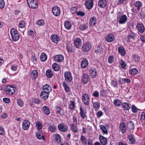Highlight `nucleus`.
I'll return each mask as SVG.
<instances>
[{
	"label": "nucleus",
	"mask_w": 145,
	"mask_h": 145,
	"mask_svg": "<svg viewBox=\"0 0 145 145\" xmlns=\"http://www.w3.org/2000/svg\"><path fill=\"white\" fill-rule=\"evenodd\" d=\"M30 125V122L28 121L25 120L22 122V127L24 130H27Z\"/></svg>",
	"instance_id": "12"
},
{
	"label": "nucleus",
	"mask_w": 145,
	"mask_h": 145,
	"mask_svg": "<svg viewBox=\"0 0 145 145\" xmlns=\"http://www.w3.org/2000/svg\"><path fill=\"white\" fill-rule=\"evenodd\" d=\"M134 5L137 7V9L139 10L140 8L142 6V4L141 2L139 1H137L135 2L134 3Z\"/></svg>",
	"instance_id": "33"
},
{
	"label": "nucleus",
	"mask_w": 145,
	"mask_h": 145,
	"mask_svg": "<svg viewBox=\"0 0 145 145\" xmlns=\"http://www.w3.org/2000/svg\"><path fill=\"white\" fill-rule=\"evenodd\" d=\"M31 76L32 78H36L38 76V73L36 70H33L32 71L31 74Z\"/></svg>",
	"instance_id": "39"
},
{
	"label": "nucleus",
	"mask_w": 145,
	"mask_h": 145,
	"mask_svg": "<svg viewBox=\"0 0 145 145\" xmlns=\"http://www.w3.org/2000/svg\"><path fill=\"white\" fill-rule=\"evenodd\" d=\"M123 108L125 110H127L130 108V106L128 103H124L123 104Z\"/></svg>",
	"instance_id": "44"
},
{
	"label": "nucleus",
	"mask_w": 145,
	"mask_h": 145,
	"mask_svg": "<svg viewBox=\"0 0 145 145\" xmlns=\"http://www.w3.org/2000/svg\"><path fill=\"white\" fill-rule=\"evenodd\" d=\"M50 39L52 40L55 43H57L60 40V38L56 35H51Z\"/></svg>",
	"instance_id": "18"
},
{
	"label": "nucleus",
	"mask_w": 145,
	"mask_h": 145,
	"mask_svg": "<svg viewBox=\"0 0 145 145\" xmlns=\"http://www.w3.org/2000/svg\"><path fill=\"white\" fill-rule=\"evenodd\" d=\"M129 140L132 144L134 143L135 141V139L132 135H130L129 136Z\"/></svg>",
	"instance_id": "55"
},
{
	"label": "nucleus",
	"mask_w": 145,
	"mask_h": 145,
	"mask_svg": "<svg viewBox=\"0 0 145 145\" xmlns=\"http://www.w3.org/2000/svg\"><path fill=\"white\" fill-rule=\"evenodd\" d=\"M130 72L131 74H136L138 72V70L136 68H133L130 70Z\"/></svg>",
	"instance_id": "49"
},
{
	"label": "nucleus",
	"mask_w": 145,
	"mask_h": 145,
	"mask_svg": "<svg viewBox=\"0 0 145 145\" xmlns=\"http://www.w3.org/2000/svg\"><path fill=\"white\" fill-rule=\"evenodd\" d=\"M64 25L65 27L67 29H70L71 27V24L68 21H66L64 22Z\"/></svg>",
	"instance_id": "34"
},
{
	"label": "nucleus",
	"mask_w": 145,
	"mask_h": 145,
	"mask_svg": "<svg viewBox=\"0 0 145 145\" xmlns=\"http://www.w3.org/2000/svg\"><path fill=\"white\" fill-rule=\"evenodd\" d=\"M56 112L57 114H60L61 115H63L64 112V110L59 106H56Z\"/></svg>",
	"instance_id": "28"
},
{
	"label": "nucleus",
	"mask_w": 145,
	"mask_h": 145,
	"mask_svg": "<svg viewBox=\"0 0 145 145\" xmlns=\"http://www.w3.org/2000/svg\"><path fill=\"white\" fill-rule=\"evenodd\" d=\"M145 120V113L144 112L142 113L140 116V120L141 121H143Z\"/></svg>",
	"instance_id": "63"
},
{
	"label": "nucleus",
	"mask_w": 145,
	"mask_h": 145,
	"mask_svg": "<svg viewBox=\"0 0 145 145\" xmlns=\"http://www.w3.org/2000/svg\"><path fill=\"white\" fill-rule=\"evenodd\" d=\"M135 37V34L133 33H131L128 36H127V42H129L131 41L132 39H134Z\"/></svg>",
	"instance_id": "32"
},
{
	"label": "nucleus",
	"mask_w": 145,
	"mask_h": 145,
	"mask_svg": "<svg viewBox=\"0 0 145 145\" xmlns=\"http://www.w3.org/2000/svg\"><path fill=\"white\" fill-rule=\"evenodd\" d=\"M53 69L56 71H59L60 69L59 66L57 64L55 63H54L52 65Z\"/></svg>",
	"instance_id": "42"
},
{
	"label": "nucleus",
	"mask_w": 145,
	"mask_h": 145,
	"mask_svg": "<svg viewBox=\"0 0 145 145\" xmlns=\"http://www.w3.org/2000/svg\"><path fill=\"white\" fill-rule=\"evenodd\" d=\"M28 5L31 8L35 9L37 7V0H27Z\"/></svg>",
	"instance_id": "4"
},
{
	"label": "nucleus",
	"mask_w": 145,
	"mask_h": 145,
	"mask_svg": "<svg viewBox=\"0 0 145 145\" xmlns=\"http://www.w3.org/2000/svg\"><path fill=\"white\" fill-rule=\"evenodd\" d=\"M65 80L68 82H70L72 79L71 73L69 72H66L64 73Z\"/></svg>",
	"instance_id": "7"
},
{
	"label": "nucleus",
	"mask_w": 145,
	"mask_h": 145,
	"mask_svg": "<svg viewBox=\"0 0 145 145\" xmlns=\"http://www.w3.org/2000/svg\"><path fill=\"white\" fill-rule=\"evenodd\" d=\"M49 130L52 132L55 131L56 129V127L53 125H50L49 126Z\"/></svg>",
	"instance_id": "60"
},
{
	"label": "nucleus",
	"mask_w": 145,
	"mask_h": 145,
	"mask_svg": "<svg viewBox=\"0 0 145 145\" xmlns=\"http://www.w3.org/2000/svg\"><path fill=\"white\" fill-rule=\"evenodd\" d=\"M10 34L12 37L15 35L16 34H18L16 29L14 28H12L10 30Z\"/></svg>",
	"instance_id": "43"
},
{
	"label": "nucleus",
	"mask_w": 145,
	"mask_h": 145,
	"mask_svg": "<svg viewBox=\"0 0 145 145\" xmlns=\"http://www.w3.org/2000/svg\"><path fill=\"white\" fill-rule=\"evenodd\" d=\"M49 94V93L43 91L41 93L40 96L42 99L46 100L48 98Z\"/></svg>",
	"instance_id": "25"
},
{
	"label": "nucleus",
	"mask_w": 145,
	"mask_h": 145,
	"mask_svg": "<svg viewBox=\"0 0 145 145\" xmlns=\"http://www.w3.org/2000/svg\"><path fill=\"white\" fill-rule=\"evenodd\" d=\"M67 48L68 52L72 53L74 51V49L73 48L72 45L70 44H67Z\"/></svg>",
	"instance_id": "35"
},
{
	"label": "nucleus",
	"mask_w": 145,
	"mask_h": 145,
	"mask_svg": "<svg viewBox=\"0 0 145 145\" xmlns=\"http://www.w3.org/2000/svg\"><path fill=\"white\" fill-rule=\"evenodd\" d=\"M36 24L39 26H42L44 25V22L43 20H38L36 22Z\"/></svg>",
	"instance_id": "52"
},
{
	"label": "nucleus",
	"mask_w": 145,
	"mask_h": 145,
	"mask_svg": "<svg viewBox=\"0 0 145 145\" xmlns=\"http://www.w3.org/2000/svg\"><path fill=\"white\" fill-rule=\"evenodd\" d=\"M64 60V57L61 54L57 55L54 57V60L57 62H61Z\"/></svg>",
	"instance_id": "13"
},
{
	"label": "nucleus",
	"mask_w": 145,
	"mask_h": 145,
	"mask_svg": "<svg viewBox=\"0 0 145 145\" xmlns=\"http://www.w3.org/2000/svg\"><path fill=\"white\" fill-rule=\"evenodd\" d=\"M52 11L53 14L56 16L59 15L61 13L60 8L57 6L53 7L52 8Z\"/></svg>",
	"instance_id": "6"
},
{
	"label": "nucleus",
	"mask_w": 145,
	"mask_h": 145,
	"mask_svg": "<svg viewBox=\"0 0 145 145\" xmlns=\"http://www.w3.org/2000/svg\"><path fill=\"white\" fill-rule=\"evenodd\" d=\"M97 22L96 18L95 17L93 16L90 18L89 24L90 26H93Z\"/></svg>",
	"instance_id": "26"
},
{
	"label": "nucleus",
	"mask_w": 145,
	"mask_h": 145,
	"mask_svg": "<svg viewBox=\"0 0 145 145\" xmlns=\"http://www.w3.org/2000/svg\"><path fill=\"white\" fill-rule=\"evenodd\" d=\"M93 106L96 110L99 108L100 105L98 102H96L93 103Z\"/></svg>",
	"instance_id": "58"
},
{
	"label": "nucleus",
	"mask_w": 145,
	"mask_h": 145,
	"mask_svg": "<svg viewBox=\"0 0 145 145\" xmlns=\"http://www.w3.org/2000/svg\"><path fill=\"white\" fill-rule=\"evenodd\" d=\"M112 86L114 87L118 88V84L116 81L112 80L111 82Z\"/></svg>",
	"instance_id": "48"
},
{
	"label": "nucleus",
	"mask_w": 145,
	"mask_h": 145,
	"mask_svg": "<svg viewBox=\"0 0 145 145\" xmlns=\"http://www.w3.org/2000/svg\"><path fill=\"white\" fill-rule=\"evenodd\" d=\"M55 140L56 142L59 143L61 142L60 137L59 135L58 134H56L54 135Z\"/></svg>",
	"instance_id": "46"
},
{
	"label": "nucleus",
	"mask_w": 145,
	"mask_h": 145,
	"mask_svg": "<svg viewBox=\"0 0 145 145\" xmlns=\"http://www.w3.org/2000/svg\"><path fill=\"white\" fill-rule=\"evenodd\" d=\"M47 55L44 53H42L40 56V59L42 61H44L46 60Z\"/></svg>",
	"instance_id": "37"
},
{
	"label": "nucleus",
	"mask_w": 145,
	"mask_h": 145,
	"mask_svg": "<svg viewBox=\"0 0 145 145\" xmlns=\"http://www.w3.org/2000/svg\"><path fill=\"white\" fill-rule=\"evenodd\" d=\"M43 91L49 93L52 90L49 84H46L43 87Z\"/></svg>",
	"instance_id": "15"
},
{
	"label": "nucleus",
	"mask_w": 145,
	"mask_h": 145,
	"mask_svg": "<svg viewBox=\"0 0 145 145\" xmlns=\"http://www.w3.org/2000/svg\"><path fill=\"white\" fill-rule=\"evenodd\" d=\"M117 20L120 24H123L125 23L127 20V18L125 15H123L121 16H119L118 15Z\"/></svg>",
	"instance_id": "3"
},
{
	"label": "nucleus",
	"mask_w": 145,
	"mask_h": 145,
	"mask_svg": "<svg viewBox=\"0 0 145 145\" xmlns=\"http://www.w3.org/2000/svg\"><path fill=\"white\" fill-rule=\"evenodd\" d=\"M133 60L135 62L139 61L140 60V57L138 55H134L133 56Z\"/></svg>",
	"instance_id": "61"
},
{
	"label": "nucleus",
	"mask_w": 145,
	"mask_h": 145,
	"mask_svg": "<svg viewBox=\"0 0 145 145\" xmlns=\"http://www.w3.org/2000/svg\"><path fill=\"white\" fill-rule=\"evenodd\" d=\"M89 76L87 74L83 73L82 76L81 82L83 84H86L88 82Z\"/></svg>",
	"instance_id": "10"
},
{
	"label": "nucleus",
	"mask_w": 145,
	"mask_h": 145,
	"mask_svg": "<svg viewBox=\"0 0 145 145\" xmlns=\"http://www.w3.org/2000/svg\"><path fill=\"white\" fill-rule=\"evenodd\" d=\"M5 5V2L4 0H0V8H4Z\"/></svg>",
	"instance_id": "62"
},
{
	"label": "nucleus",
	"mask_w": 145,
	"mask_h": 145,
	"mask_svg": "<svg viewBox=\"0 0 145 145\" xmlns=\"http://www.w3.org/2000/svg\"><path fill=\"white\" fill-rule=\"evenodd\" d=\"M71 129L74 133H77L78 131L77 125H75L74 123H72L69 125Z\"/></svg>",
	"instance_id": "22"
},
{
	"label": "nucleus",
	"mask_w": 145,
	"mask_h": 145,
	"mask_svg": "<svg viewBox=\"0 0 145 145\" xmlns=\"http://www.w3.org/2000/svg\"><path fill=\"white\" fill-rule=\"evenodd\" d=\"M118 50L119 53L122 56H124L125 54V51L123 47L120 46L118 48Z\"/></svg>",
	"instance_id": "31"
},
{
	"label": "nucleus",
	"mask_w": 145,
	"mask_h": 145,
	"mask_svg": "<svg viewBox=\"0 0 145 145\" xmlns=\"http://www.w3.org/2000/svg\"><path fill=\"white\" fill-rule=\"evenodd\" d=\"M63 85L65 91L67 92H69V88L65 82H63Z\"/></svg>",
	"instance_id": "45"
},
{
	"label": "nucleus",
	"mask_w": 145,
	"mask_h": 145,
	"mask_svg": "<svg viewBox=\"0 0 145 145\" xmlns=\"http://www.w3.org/2000/svg\"><path fill=\"white\" fill-rule=\"evenodd\" d=\"M16 89V88L11 86H6L5 88V91L6 94L8 95H12L15 92Z\"/></svg>",
	"instance_id": "1"
},
{
	"label": "nucleus",
	"mask_w": 145,
	"mask_h": 145,
	"mask_svg": "<svg viewBox=\"0 0 145 145\" xmlns=\"http://www.w3.org/2000/svg\"><path fill=\"white\" fill-rule=\"evenodd\" d=\"M106 41L108 42H111L115 40L114 35L111 33L109 34L105 38Z\"/></svg>",
	"instance_id": "14"
},
{
	"label": "nucleus",
	"mask_w": 145,
	"mask_h": 145,
	"mask_svg": "<svg viewBox=\"0 0 145 145\" xmlns=\"http://www.w3.org/2000/svg\"><path fill=\"white\" fill-rule=\"evenodd\" d=\"M95 52L97 55H100L103 53V48L102 46L98 45Z\"/></svg>",
	"instance_id": "16"
},
{
	"label": "nucleus",
	"mask_w": 145,
	"mask_h": 145,
	"mask_svg": "<svg viewBox=\"0 0 145 145\" xmlns=\"http://www.w3.org/2000/svg\"><path fill=\"white\" fill-rule=\"evenodd\" d=\"M58 129L61 131L65 132L67 131L68 129V126L63 123H60L58 125Z\"/></svg>",
	"instance_id": "9"
},
{
	"label": "nucleus",
	"mask_w": 145,
	"mask_h": 145,
	"mask_svg": "<svg viewBox=\"0 0 145 145\" xmlns=\"http://www.w3.org/2000/svg\"><path fill=\"white\" fill-rule=\"evenodd\" d=\"M89 72L93 78H95L96 76L97 73L95 68L93 67L90 68Z\"/></svg>",
	"instance_id": "19"
},
{
	"label": "nucleus",
	"mask_w": 145,
	"mask_h": 145,
	"mask_svg": "<svg viewBox=\"0 0 145 145\" xmlns=\"http://www.w3.org/2000/svg\"><path fill=\"white\" fill-rule=\"evenodd\" d=\"M43 113L46 115H48L50 113V110L49 108L46 106H44L42 109Z\"/></svg>",
	"instance_id": "29"
},
{
	"label": "nucleus",
	"mask_w": 145,
	"mask_h": 145,
	"mask_svg": "<svg viewBox=\"0 0 145 145\" xmlns=\"http://www.w3.org/2000/svg\"><path fill=\"white\" fill-rule=\"evenodd\" d=\"M91 45L89 42H86L81 47L82 51L84 52H88L91 48Z\"/></svg>",
	"instance_id": "2"
},
{
	"label": "nucleus",
	"mask_w": 145,
	"mask_h": 145,
	"mask_svg": "<svg viewBox=\"0 0 145 145\" xmlns=\"http://www.w3.org/2000/svg\"><path fill=\"white\" fill-rule=\"evenodd\" d=\"M20 37L19 35L18 34H16L15 35L12 37V40L14 41H16L18 40Z\"/></svg>",
	"instance_id": "50"
},
{
	"label": "nucleus",
	"mask_w": 145,
	"mask_h": 145,
	"mask_svg": "<svg viewBox=\"0 0 145 145\" xmlns=\"http://www.w3.org/2000/svg\"><path fill=\"white\" fill-rule=\"evenodd\" d=\"M114 103L115 106H119L121 104V102L118 99L114 100Z\"/></svg>",
	"instance_id": "47"
},
{
	"label": "nucleus",
	"mask_w": 145,
	"mask_h": 145,
	"mask_svg": "<svg viewBox=\"0 0 145 145\" xmlns=\"http://www.w3.org/2000/svg\"><path fill=\"white\" fill-rule=\"evenodd\" d=\"M137 26L138 32L140 33L144 32L145 31V28L143 24L141 23H138L137 24Z\"/></svg>",
	"instance_id": "17"
},
{
	"label": "nucleus",
	"mask_w": 145,
	"mask_h": 145,
	"mask_svg": "<svg viewBox=\"0 0 145 145\" xmlns=\"http://www.w3.org/2000/svg\"><path fill=\"white\" fill-rule=\"evenodd\" d=\"M79 29L81 31H84L86 30L88 28V25L87 24H82L80 25Z\"/></svg>",
	"instance_id": "36"
},
{
	"label": "nucleus",
	"mask_w": 145,
	"mask_h": 145,
	"mask_svg": "<svg viewBox=\"0 0 145 145\" xmlns=\"http://www.w3.org/2000/svg\"><path fill=\"white\" fill-rule=\"evenodd\" d=\"M74 44L76 48H80L82 44L81 39L79 38H76L74 40Z\"/></svg>",
	"instance_id": "8"
},
{
	"label": "nucleus",
	"mask_w": 145,
	"mask_h": 145,
	"mask_svg": "<svg viewBox=\"0 0 145 145\" xmlns=\"http://www.w3.org/2000/svg\"><path fill=\"white\" fill-rule=\"evenodd\" d=\"M86 7L88 9H91L93 5V1L92 0H86L85 2Z\"/></svg>",
	"instance_id": "11"
},
{
	"label": "nucleus",
	"mask_w": 145,
	"mask_h": 145,
	"mask_svg": "<svg viewBox=\"0 0 145 145\" xmlns=\"http://www.w3.org/2000/svg\"><path fill=\"white\" fill-rule=\"evenodd\" d=\"M25 25V22L23 21H21L20 22L19 24V27L20 28H24Z\"/></svg>",
	"instance_id": "59"
},
{
	"label": "nucleus",
	"mask_w": 145,
	"mask_h": 145,
	"mask_svg": "<svg viewBox=\"0 0 145 145\" xmlns=\"http://www.w3.org/2000/svg\"><path fill=\"white\" fill-rule=\"evenodd\" d=\"M88 62L87 60L85 58L83 59L81 63V67L82 68H86L88 65Z\"/></svg>",
	"instance_id": "23"
},
{
	"label": "nucleus",
	"mask_w": 145,
	"mask_h": 145,
	"mask_svg": "<svg viewBox=\"0 0 145 145\" xmlns=\"http://www.w3.org/2000/svg\"><path fill=\"white\" fill-rule=\"evenodd\" d=\"M36 126L38 129L40 130L42 128V125L40 122L39 121L37 122H36Z\"/></svg>",
	"instance_id": "53"
},
{
	"label": "nucleus",
	"mask_w": 145,
	"mask_h": 145,
	"mask_svg": "<svg viewBox=\"0 0 145 145\" xmlns=\"http://www.w3.org/2000/svg\"><path fill=\"white\" fill-rule=\"evenodd\" d=\"M100 128L102 130L103 133L104 134H108V129L105 126L103 125H101L100 126Z\"/></svg>",
	"instance_id": "38"
},
{
	"label": "nucleus",
	"mask_w": 145,
	"mask_h": 145,
	"mask_svg": "<svg viewBox=\"0 0 145 145\" xmlns=\"http://www.w3.org/2000/svg\"><path fill=\"white\" fill-rule=\"evenodd\" d=\"M17 102L18 104L21 107L23 106L24 103L23 101L21 99H17Z\"/></svg>",
	"instance_id": "54"
},
{
	"label": "nucleus",
	"mask_w": 145,
	"mask_h": 145,
	"mask_svg": "<svg viewBox=\"0 0 145 145\" xmlns=\"http://www.w3.org/2000/svg\"><path fill=\"white\" fill-rule=\"evenodd\" d=\"M73 123L75 125H77V117L76 114H74L73 117Z\"/></svg>",
	"instance_id": "56"
},
{
	"label": "nucleus",
	"mask_w": 145,
	"mask_h": 145,
	"mask_svg": "<svg viewBox=\"0 0 145 145\" xmlns=\"http://www.w3.org/2000/svg\"><path fill=\"white\" fill-rule=\"evenodd\" d=\"M75 107V102L74 101H72L70 102V104L69 105L70 108L72 110H73L74 109Z\"/></svg>",
	"instance_id": "51"
},
{
	"label": "nucleus",
	"mask_w": 145,
	"mask_h": 145,
	"mask_svg": "<svg viewBox=\"0 0 145 145\" xmlns=\"http://www.w3.org/2000/svg\"><path fill=\"white\" fill-rule=\"evenodd\" d=\"M120 63L122 68L124 69H126V65L123 61L121 60L120 61Z\"/></svg>",
	"instance_id": "57"
},
{
	"label": "nucleus",
	"mask_w": 145,
	"mask_h": 145,
	"mask_svg": "<svg viewBox=\"0 0 145 145\" xmlns=\"http://www.w3.org/2000/svg\"><path fill=\"white\" fill-rule=\"evenodd\" d=\"M82 100L85 105H87L89 104L90 99L87 93H84L82 95Z\"/></svg>",
	"instance_id": "5"
},
{
	"label": "nucleus",
	"mask_w": 145,
	"mask_h": 145,
	"mask_svg": "<svg viewBox=\"0 0 145 145\" xmlns=\"http://www.w3.org/2000/svg\"><path fill=\"white\" fill-rule=\"evenodd\" d=\"M46 76L48 78H51L53 76V74L52 71L50 69L47 70L46 72Z\"/></svg>",
	"instance_id": "40"
},
{
	"label": "nucleus",
	"mask_w": 145,
	"mask_h": 145,
	"mask_svg": "<svg viewBox=\"0 0 145 145\" xmlns=\"http://www.w3.org/2000/svg\"><path fill=\"white\" fill-rule=\"evenodd\" d=\"M99 139L102 144L103 145H105L106 144L107 142V140L106 138L102 135H100L99 136Z\"/></svg>",
	"instance_id": "27"
},
{
	"label": "nucleus",
	"mask_w": 145,
	"mask_h": 145,
	"mask_svg": "<svg viewBox=\"0 0 145 145\" xmlns=\"http://www.w3.org/2000/svg\"><path fill=\"white\" fill-rule=\"evenodd\" d=\"M106 0H100L98 2V5L101 8H104L107 5Z\"/></svg>",
	"instance_id": "20"
},
{
	"label": "nucleus",
	"mask_w": 145,
	"mask_h": 145,
	"mask_svg": "<svg viewBox=\"0 0 145 145\" xmlns=\"http://www.w3.org/2000/svg\"><path fill=\"white\" fill-rule=\"evenodd\" d=\"M36 135L37 138L40 140L44 139L45 136L43 135H41L40 133L39 132L36 133Z\"/></svg>",
	"instance_id": "41"
},
{
	"label": "nucleus",
	"mask_w": 145,
	"mask_h": 145,
	"mask_svg": "<svg viewBox=\"0 0 145 145\" xmlns=\"http://www.w3.org/2000/svg\"><path fill=\"white\" fill-rule=\"evenodd\" d=\"M120 128L122 133H124L126 132V124L125 122H122L120 123Z\"/></svg>",
	"instance_id": "21"
},
{
	"label": "nucleus",
	"mask_w": 145,
	"mask_h": 145,
	"mask_svg": "<svg viewBox=\"0 0 145 145\" xmlns=\"http://www.w3.org/2000/svg\"><path fill=\"white\" fill-rule=\"evenodd\" d=\"M80 138L81 142L83 144H84V143H85V144H86V139L85 138V137L83 135L81 136V137Z\"/></svg>",
	"instance_id": "64"
},
{
	"label": "nucleus",
	"mask_w": 145,
	"mask_h": 145,
	"mask_svg": "<svg viewBox=\"0 0 145 145\" xmlns=\"http://www.w3.org/2000/svg\"><path fill=\"white\" fill-rule=\"evenodd\" d=\"M80 115L81 118L83 119H84L86 117V112L85 111L84 109H83L82 106L80 108Z\"/></svg>",
	"instance_id": "24"
},
{
	"label": "nucleus",
	"mask_w": 145,
	"mask_h": 145,
	"mask_svg": "<svg viewBox=\"0 0 145 145\" xmlns=\"http://www.w3.org/2000/svg\"><path fill=\"white\" fill-rule=\"evenodd\" d=\"M127 127L129 129L132 130L134 129L135 125L133 122L129 121L127 123Z\"/></svg>",
	"instance_id": "30"
}]
</instances>
